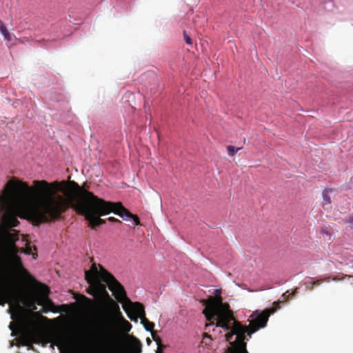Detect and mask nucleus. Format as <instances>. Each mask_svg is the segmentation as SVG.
I'll list each match as a JSON object with an SVG mask.
<instances>
[{
	"mask_svg": "<svg viewBox=\"0 0 353 353\" xmlns=\"http://www.w3.org/2000/svg\"><path fill=\"white\" fill-rule=\"evenodd\" d=\"M68 206L84 215L92 228L103 225L105 221L100 216L111 212L134 225L139 224L138 217L127 211L121 203L105 201L74 181H34L31 188L23 182L10 180L0 195V245L12 246L19 239L16 231L10 230L19 225L17 216L45 222L58 216Z\"/></svg>",
	"mask_w": 353,
	"mask_h": 353,
	"instance_id": "nucleus-1",
	"label": "nucleus"
},
{
	"mask_svg": "<svg viewBox=\"0 0 353 353\" xmlns=\"http://www.w3.org/2000/svg\"><path fill=\"white\" fill-rule=\"evenodd\" d=\"M203 313L208 320L214 319L216 321V323L206 325V329L215 325L216 328L223 330L225 339L230 345L228 353H232L236 346H242L244 353H248L244 341L248 340L251 334L259 328L265 327L270 316L268 310L262 312L255 310L251 315L252 320L250 326L244 327L235 321L229 310V306L223 303L221 300L210 303L203 310Z\"/></svg>",
	"mask_w": 353,
	"mask_h": 353,
	"instance_id": "nucleus-2",
	"label": "nucleus"
},
{
	"mask_svg": "<svg viewBox=\"0 0 353 353\" xmlns=\"http://www.w3.org/2000/svg\"><path fill=\"white\" fill-rule=\"evenodd\" d=\"M85 278L89 284L87 290L89 294L97 299H109V294L106 289L108 286L112 292V295L123 304V308L128 317L134 321L139 318L145 330L152 334V330L154 324L146 319L143 305L132 302L126 296L123 287L101 265H92L90 271H85Z\"/></svg>",
	"mask_w": 353,
	"mask_h": 353,
	"instance_id": "nucleus-3",
	"label": "nucleus"
},
{
	"mask_svg": "<svg viewBox=\"0 0 353 353\" xmlns=\"http://www.w3.org/2000/svg\"><path fill=\"white\" fill-rule=\"evenodd\" d=\"M20 295L18 292L8 288L4 281V279L0 276V305H4L9 304L10 309L8 312L10 314V319L12 321L9 325V329L12 331L11 336H14L15 334L13 330L16 326L14 321H19L22 307L19 303Z\"/></svg>",
	"mask_w": 353,
	"mask_h": 353,
	"instance_id": "nucleus-4",
	"label": "nucleus"
},
{
	"mask_svg": "<svg viewBox=\"0 0 353 353\" xmlns=\"http://www.w3.org/2000/svg\"><path fill=\"white\" fill-rule=\"evenodd\" d=\"M49 292V288L46 285H42L40 288L41 297L37 303L39 305H43L41 311L43 313H48L52 310L51 306L53 305V303L48 298Z\"/></svg>",
	"mask_w": 353,
	"mask_h": 353,
	"instance_id": "nucleus-5",
	"label": "nucleus"
},
{
	"mask_svg": "<svg viewBox=\"0 0 353 353\" xmlns=\"http://www.w3.org/2000/svg\"><path fill=\"white\" fill-rule=\"evenodd\" d=\"M129 353H141V343L134 337L130 338Z\"/></svg>",
	"mask_w": 353,
	"mask_h": 353,
	"instance_id": "nucleus-6",
	"label": "nucleus"
},
{
	"mask_svg": "<svg viewBox=\"0 0 353 353\" xmlns=\"http://www.w3.org/2000/svg\"><path fill=\"white\" fill-rule=\"evenodd\" d=\"M117 307H119L118 305H117ZM116 316H117L118 321L119 322V324H120V326H121V329L124 332H128L131 330L132 325H131V324L128 321H126L123 318V316H122L121 312L119 311V308H118V311H117V312L116 314Z\"/></svg>",
	"mask_w": 353,
	"mask_h": 353,
	"instance_id": "nucleus-7",
	"label": "nucleus"
},
{
	"mask_svg": "<svg viewBox=\"0 0 353 353\" xmlns=\"http://www.w3.org/2000/svg\"><path fill=\"white\" fill-rule=\"evenodd\" d=\"M115 330L113 327L108 328L103 332V341L107 345L112 344L115 336Z\"/></svg>",
	"mask_w": 353,
	"mask_h": 353,
	"instance_id": "nucleus-8",
	"label": "nucleus"
},
{
	"mask_svg": "<svg viewBox=\"0 0 353 353\" xmlns=\"http://www.w3.org/2000/svg\"><path fill=\"white\" fill-rule=\"evenodd\" d=\"M0 33L3 37L4 40L7 41H10L12 40V36L4 23L0 26Z\"/></svg>",
	"mask_w": 353,
	"mask_h": 353,
	"instance_id": "nucleus-9",
	"label": "nucleus"
},
{
	"mask_svg": "<svg viewBox=\"0 0 353 353\" xmlns=\"http://www.w3.org/2000/svg\"><path fill=\"white\" fill-rule=\"evenodd\" d=\"M242 149L241 147L236 148L233 145H228V153L230 157H233L235 153H236L238 151L241 150Z\"/></svg>",
	"mask_w": 353,
	"mask_h": 353,
	"instance_id": "nucleus-10",
	"label": "nucleus"
},
{
	"mask_svg": "<svg viewBox=\"0 0 353 353\" xmlns=\"http://www.w3.org/2000/svg\"><path fill=\"white\" fill-rule=\"evenodd\" d=\"M323 200H324L327 203H331L330 197L327 195V193H325V192H323Z\"/></svg>",
	"mask_w": 353,
	"mask_h": 353,
	"instance_id": "nucleus-11",
	"label": "nucleus"
},
{
	"mask_svg": "<svg viewBox=\"0 0 353 353\" xmlns=\"http://www.w3.org/2000/svg\"><path fill=\"white\" fill-rule=\"evenodd\" d=\"M346 222L350 224V228L353 230V215L350 216Z\"/></svg>",
	"mask_w": 353,
	"mask_h": 353,
	"instance_id": "nucleus-12",
	"label": "nucleus"
},
{
	"mask_svg": "<svg viewBox=\"0 0 353 353\" xmlns=\"http://www.w3.org/2000/svg\"><path fill=\"white\" fill-rule=\"evenodd\" d=\"M184 39H185L186 43H188L189 45L192 44L191 38L186 33H184Z\"/></svg>",
	"mask_w": 353,
	"mask_h": 353,
	"instance_id": "nucleus-13",
	"label": "nucleus"
},
{
	"mask_svg": "<svg viewBox=\"0 0 353 353\" xmlns=\"http://www.w3.org/2000/svg\"><path fill=\"white\" fill-rule=\"evenodd\" d=\"M57 345L59 347V349L63 350L66 348V345L63 341H59Z\"/></svg>",
	"mask_w": 353,
	"mask_h": 353,
	"instance_id": "nucleus-14",
	"label": "nucleus"
},
{
	"mask_svg": "<svg viewBox=\"0 0 353 353\" xmlns=\"http://www.w3.org/2000/svg\"><path fill=\"white\" fill-rule=\"evenodd\" d=\"M221 293V289H216L213 292V294H215V295H218V294H219Z\"/></svg>",
	"mask_w": 353,
	"mask_h": 353,
	"instance_id": "nucleus-15",
	"label": "nucleus"
},
{
	"mask_svg": "<svg viewBox=\"0 0 353 353\" xmlns=\"http://www.w3.org/2000/svg\"><path fill=\"white\" fill-rule=\"evenodd\" d=\"M108 220L113 222H120L118 219L114 218V217H110L108 218Z\"/></svg>",
	"mask_w": 353,
	"mask_h": 353,
	"instance_id": "nucleus-16",
	"label": "nucleus"
},
{
	"mask_svg": "<svg viewBox=\"0 0 353 353\" xmlns=\"http://www.w3.org/2000/svg\"><path fill=\"white\" fill-rule=\"evenodd\" d=\"M156 353H163L162 348H161V347H160L159 345V347H158V350H157V352H156Z\"/></svg>",
	"mask_w": 353,
	"mask_h": 353,
	"instance_id": "nucleus-17",
	"label": "nucleus"
},
{
	"mask_svg": "<svg viewBox=\"0 0 353 353\" xmlns=\"http://www.w3.org/2000/svg\"><path fill=\"white\" fill-rule=\"evenodd\" d=\"M150 343H151L150 339H147V343H148V344H150Z\"/></svg>",
	"mask_w": 353,
	"mask_h": 353,
	"instance_id": "nucleus-18",
	"label": "nucleus"
},
{
	"mask_svg": "<svg viewBox=\"0 0 353 353\" xmlns=\"http://www.w3.org/2000/svg\"><path fill=\"white\" fill-rule=\"evenodd\" d=\"M2 24H3V23L1 22V21L0 20V26L2 25Z\"/></svg>",
	"mask_w": 353,
	"mask_h": 353,
	"instance_id": "nucleus-19",
	"label": "nucleus"
},
{
	"mask_svg": "<svg viewBox=\"0 0 353 353\" xmlns=\"http://www.w3.org/2000/svg\"><path fill=\"white\" fill-rule=\"evenodd\" d=\"M285 294H283V299H285Z\"/></svg>",
	"mask_w": 353,
	"mask_h": 353,
	"instance_id": "nucleus-20",
	"label": "nucleus"
}]
</instances>
